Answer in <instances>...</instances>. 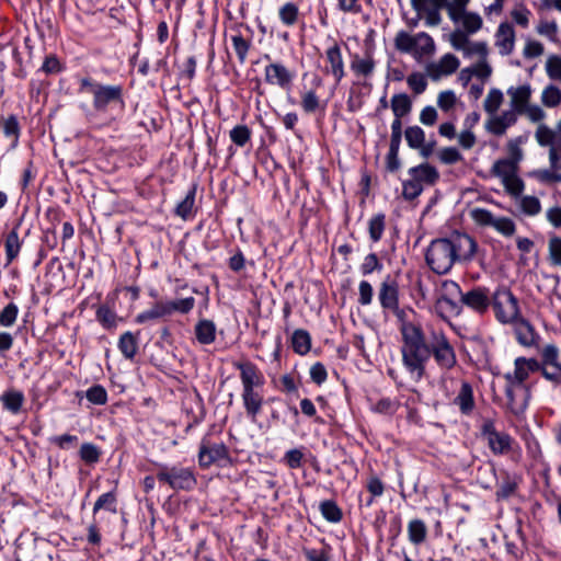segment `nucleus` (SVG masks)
Returning <instances> with one entry per match:
<instances>
[{
    "instance_id": "nucleus-1",
    "label": "nucleus",
    "mask_w": 561,
    "mask_h": 561,
    "mask_svg": "<svg viewBox=\"0 0 561 561\" xmlns=\"http://www.w3.org/2000/svg\"><path fill=\"white\" fill-rule=\"evenodd\" d=\"M477 242L467 233H454L449 238L433 240L426 251L425 261L430 268L443 275L457 261H471L477 252Z\"/></svg>"
},
{
    "instance_id": "nucleus-2",
    "label": "nucleus",
    "mask_w": 561,
    "mask_h": 561,
    "mask_svg": "<svg viewBox=\"0 0 561 561\" xmlns=\"http://www.w3.org/2000/svg\"><path fill=\"white\" fill-rule=\"evenodd\" d=\"M402 335V365L410 378L419 382L425 376L426 365L431 358V336L426 340L420 324L403 321L400 327Z\"/></svg>"
},
{
    "instance_id": "nucleus-3",
    "label": "nucleus",
    "mask_w": 561,
    "mask_h": 561,
    "mask_svg": "<svg viewBox=\"0 0 561 561\" xmlns=\"http://www.w3.org/2000/svg\"><path fill=\"white\" fill-rule=\"evenodd\" d=\"M79 87L80 92L91 95L93 110L106 119V125H112L124 116L126 102L122 84H104L91 77H84Z\"/></svg>"
},
{
    "instance_id": "nucleus-4",
    "label": "nucleus",
    "mask_w": 561,
    "mask_h": 561,
    "mask_svg": "<svg viewBox=\"0 0 561 561\" xmlns=\"http://www.w3.org/2000/svg\"><path fill=\"white\" fill-rule=\"evenodd\" d=\"M541 368L536 358L517 357L514 360V370L504 374L505 396L511 412L520 416L528 408L530 389L525 381L531 373L539 371Z\"/></svg>"
},
{
    "instance_id": "nucleus-5",
    "label": "nucleus",
    "mask_w": 561,
    "mask_h": 561,
    "mask_svg": "<svg viewBox=\"0 0 561 561\" xmlns=\"http://www.w3.org/2000/svg\"><path fill=\"white\" fill-rule=\"evenodd\" d=\"M233 367L240 371L241 398L245 414L252 422H255L264 404V397L261 392L265 383L264 375L250 360L234 362Z\"/></svg>"
},
{
    "instance_id": "nucleus-6",
    "label": "nucleus",
    "mask_w": 561,
    "mask_h": 561,
    "mask_svg": "<svg viewBox=\"0 0 561 561\" xmlns=\"http://www.w3.org/2000/svg\"><path fill=\"white\" fill-rule=\"evenodd\" d=\"M393 44L398 51L412 56L416 61L431 57L436 48L433 37L426 32L410 34L401 30L396 34Z\"/></svg>"
},
{
    "instance_id": "nucleus-7",
    "label": "nucleus",
    "mask_w": 561,
    "mask_h": 561,
    "mask_svg": "<svg viewBox=\"0 0 561 561\" xmlns=\"http://www.w3.org/2000/svg\"><path fill=\"white\" fill-rule=\"evenodd\" d=\"M431 357L434 358L437 367L444 371L442 383H445L448 371L457 366L456 351L443 330H431Z\"/></svg>"
},
{
    "instance_id": "nucleus-8",
    "label": "nucleus",
    "mask_w": 561,
    "mask_h": 561,
    "mask_svg": "<svg viewBox=\"0 0 561 561\" xmlns=\"http://www.w3.org/2000/svg\"><path fill=\"white\" fill-rule=\"evenodd\" d=\"M491 304L496 320L503 324L513 323L520 318L518 300L506 287L497 288L494 291Z\"/></svg>"
},
{
    "instance_id": "nucleus-9",
    "label": "nucleus",
    "mask_w": 561,
    "mask_h": 561,
    "mask_svg": "<svg viewBox=\"0 0 561 561\" xmlns=\"http://www.w3.org/2000/svg\"><path fill=\"white\" fill-rule=\"evenodd\" d=\"M157 479L160 482L169 484L173 490L190 491L197 484V480L192 469L178 466H161L157 473Z\"/></svg>"
},
{
    "instance_id": "nucleus-10",
    "label": "nucleus",
    "mask_w": 561,
    "mask_h": 561,
    "mask_svg": "<svg viewBox=\"0 0 561 561\" xmlns=\"http://www.w3.org/2000/svg\"><path fill=\"white\" fill-rule=\"evenodd\" d=\"M231 462L228 447L221 443H213L208 436H204L198 449V465L203 469L214 463L225 466Z\"/></svg>"
},
{
    "instance_id": "nucleus-11",
    "label": "nucleus",
    "mask_w": 561,
    "mask_h": 561,
    "mask_svg": "<svg viewBox=\"0 0 561 561\" xmlns=\"http://www.w3.org/2000/svg\"><path fill=\"white\" fill-rule=\"evenodd\" d=\"M378 300L383 310L391 311L400 320H402V322L404 321L403 318L405 312L399 306V285L397 280L390 275H387L380 283Z\"/></svg>"
},
{
    "instance_id": "nucleus-12",
    "label": "nucleus",
    "mask_w": 561,
    "mask_h": 561,
    "mask_svg": "<svg viewBox=\"0 0 561 561\" xmlns=\"http://www.w3.org/2000/svg\"><path fill=\"white\" fill-rule=\"evenodd\" d=\"M296 75L284 64L276 61L264 67V80L270 85H276L282 90H289Z\"/></svg>"
},
{
    "instance_id": "nucleus-13",
    "label": "nucleus",
    "mask_w": 561,
    "mask_h": 561,
    "mask_svg": "<svg viewBox=\"0 0 561 561\" xmlns=\"http://www.w3.org/2000/svg\"><path fill=\"white\" fill-rule=\"evenodd\" d=\"M325 50L327 66L323 69L325 75H331L337 85L345 77V65L342 56L341 47L335 39Z\"/></svg>"
},
{
    "instance_id": "nucleus-14",
    "label": "nucleus",
    "mask_w": 561,
    "mask_h": 561,
    "mask_svg": "<svg viewBox=\"0 0 561 561\" xmlns=\"http://www.w3.org/2000/svg\"><path fill=\"white\" fill-rule=\"evenodd\" d=\"M490 290L486 287L478 286L461 295L462 307L473 310L479 314H483L491 306Z\"/></svg>"
},
{
    "instance_id": "nucleus-15",
    "label": "nucleus",
    "mask_w": 561,
    "mask_h": 561,
    "mask_svg": "<svg viewBox=\"0 0 561 561\" xmlns=\"http://www.w3.org/2000/svg\"><path fill=\"white\" fill-rule=\"evenodd\" d=\"M517 115L518 114L512 110L504 111L500 115H494L485 123V129L494 136H503L507 128L516 124Z\"/></svg>"
},
{
    "instance_id": "nucleus-16",
    "label": "nucleus",
    "mask_w": 561,
    "mask_h": 561,
    "mask_svg": "<svg viewBox=\"0 0 561 561\" xmlns=\"http://www.w3.org/2000/svg\"><path fill=\"white\" fill-rule=\"evenodd\" d=\"M495 45L503 56L512 54L515 45V31L512 24L503 22L495 33Z\"/></svg>"
},
{
    "instance_id": "nucleus-17",
    "label": "nucleus",
    "mask_w": 561,
    "mask_h": 561,
    "mask_svg": "<svg viewBox=\"0 0 561 561\" xmlns=\"http://www.w3.org/2000/svg\"><path fill=\"white\" fill-rule=\"evenodd\" d=\"M459 67L458 58L453 54H445L437 64L427 66V72L432 79L437 80L442 76L454 73Z\"/></svg>"
},
{
    "instance_id": "nucleus-18",
    "label": "nucleus",
    "mask_w": 561,
    "mask_h": 561,
    "mask_svg": "<svg viewBox=\"0 0 561 561\" xmlns=\"http://www.w3.org/2000/svg\"><path fill=\"white\" fill-rule=\"evenodd\" d=\"M514 323V333L517 342L526 347H531L537 344L539 335L536 333L535 328L530 322L523 317L516 320Z\"/></svg>"
},
{
    "instance_id": "nucleus-19",
    "label": "nucleus",
    "mask_w": 561,
    "mask_h": 561,
    "mask_svg": "<svg viewBox=\"0 0 561 561\" xmlns=\"http://www.w3.org/2000/svg\"><path fill=\"white\" fill-rule=\"evenodd\" d=\"M507 94L511 96V110L519 114L529 104L531 87L529 84L511 87Z\"/></svg>"
},
{
    "instance_id": "nucleus-20",
    "label": "nucleus",
    "mask_w": 561,
    "mask_h": 561,
    "mask_svg": "<svg viewBox=\"0 0 561 561\" xmlns=\"http://www.w3.org/2000/svg\"><path fill=\"white\" fill-rule=\"evenodd\" d=\"M436 313L444 320L457 317L462 311L460 299L439 296L435 301Z\"/></svg>"
},
{
    "instance_id": "nucleus-21",
    "label": "nucleus",
    "mask_w": 561,
    "mask_h": 561,
    "mask_svg": "<svg viewBox=\"0 0 561 561\" xmlns=\"http://www.w3.org/2000/svg\"><path fill=\"white\" fill-rule=\"evenodd\" d=\"M139 336L140 332L133 333L130 331L124 332L117 343V347L124 358L133 360L139 350Z\"/></svg>"
},
{
    "instance_id": "nucleus-22",
    "label": "nucleus",
    "mask_w": 561,
    "mask_h": 561,
    "mask_svg": "<svg viewBox=\"0 0 561 561\" xmlns=\"http://www.w3.org/2000/svg\"><path fill=\"white\" fill-rule=\"evenodd\" d=\"M409 174L420 184L433 185L439 178L437 169L428 163H422L409 170Z\"/></svg>"
},
{
    "instance_id": "nucleus-23",
    "label": "nucleus",
    "mask_w": 561,
    "mask_h": 561,
    "mask_svg": "<svg viewBox=\"0 0 561 561\" xmlns=\"http://www.w3.org/2000/svg\"><path fill=\"white\" fill-rule=\"evenodd\" d=\"M454 403L459 408L460 412L465 415H469L473 411V389L468 381L461 382L460 391L454 399Z\"/></svg>"
},
{
    "instance_id": "nucleus-24",
    "label": "nucleus",
    "mask_w": 561,
    "mask_h": 561,
    "mask_svg": "<svg viewBox=\"0 0 561 561\" xmlns=\"http://www.w3.org/2000/svg\"><path fill=\"white\" fill-rule=\"evenodd\" d=\"M195 336L199 344L209 345L216 340V324L208 319L199 320L195 325Z\"/></svg>"
},
{
    "instance_id": "nucleus-25",
    "label": "nucleus",
    "mask_w": 561,
    "mask_h": 561,
    "mask_svg": "<svg viewBox=\"0 0 561 561\" xmlns=\"http://www.w3.org/2000/svg\"><path fill=\"white\" fill-rule=\"evenodd\" d=\"M375 67L376 62L370 53H366L363 58L355 55L351 61V69L356 76L369 77L373 75Z\"/></svg>"
},
{
    "instance_id": "nucleus-26",
    "label": "nucleus",
    "mask_w": 561,
    "mask_h": 561,
    "mask_svg": "<svg viewBox=\"0 0 561 561\" xmlns=\"http://www.w3.org/2000/svg\"><path fill=\"white\" fill-rule=\"evenodd\" d=\"M164 317H169V310L167 309L165 301H157L150 309L138 313L135 318V322L144 324Z\"/></svg>"
},
{
    "instance_id": "nucleus-27",
    "label": "nucleus",
    "mask_w": 561,
    "mask_h": 561,
    "mask_svg": "<svg viewBox=\"0 0 561 561\" xmlns=\"http://www.w3.org/2000/svg\"><path fill=\"white\" fill-rule=\"evenodd\" d=\"M514 439L505 432H500L492 438H489L488 446L494 455H505L512 449Z\"/></svg>"
},
{
    "instance_id": "nucleus-28",
    "label": "nucleus",
    "mask_w": 561,
    "mask_h": 561,
    "mask_svg": "<svg viewBox=\"0 0 561 561\" xmlns=\"http://www.w3.org/2000/svg\"><path fill=\"white\" fill-rule=\"evenodd\" d=\"M24 400V394L18 390L4 391L0 397L3 408L12 414H18L21 411Z\"/></svg>"
},
{
    "instance_id": "nucleus-29",
    "label": "nucleus",
    "mask_w": 561,
    "mask_h": 561,
    "mask_svg": "<svg viewBox=\"0 0 561 561\" xmlns=\"http://www.w3.org/2000/svg\"><path fill=\"white\" fill-rule=\"evenodd\" d=\"M291 347L295 353L306 355L311 348V336L307 330L297 329L291 335Z\"/></svg>"
},
{
    "instance_id": "nucleus-30",
    "label": "nucleus",
    "mask_w": 561,
    "mask_h": 561,
    "mask_svg": "<svg viewBox=\"0 0 561 561\" xmlns=\"http://www.w3.org/2000/svg\"><path fill=\"white\" fill-rule=\"evenodd\" d=\"M278 19L287 27L294 26L299 19V8L295 2L288 1L278 8Z\"/></svg>"
},
{
    "instance_id": "nucleus-31",
    "label": "nucleus",
    "mask_w": 561,
    "mask_h": 561,
    "mask_svg": "<svg viewBox=\"0 0 561 561\" xmlns=\"http://www.w3.org/2000/svg\"><path fill=\"white\" fill-rule=\"evenodd\" d=\"M391 110L396 118H403L412 110V101L407 93H398L391 98Z\"/></svg>"
},
{
    "instance_id": "nucleus-32",
    "label": "nucleus",
    "mask_w": 561,
    "mask_h": 561,
    "mask_svg": "<svg viewBox=\"0 0 561 561\" xmlns=\"http://www.w3.org/2000/svg\"><path fill=\"white\" fill-rule=\"evenodd\" d=\"M95 318L106 330L116 329L119 318L107 305H100L95 311Z\"/></svg>"
},
{
    "instance_id": "nucleus-33",
    "label": "nucleus",
    "mask_w": 561,
    "mask_h": 561,
    "mask_svg": "<svg viewBox=\"0 0 561 561\" xmlns=\"http://www.w3.org/2000/svg\"><path fill=\"white\" fill-rule=\"evenodd\" d=\"M7 263H12L19 255L21 250V241L19 239L18 227L13 228L5 237L4 241Z\"/></svg>"
},
{
    "instance_id": "nucleus-34",
    "label": "nucleus",
    "mask_w": 561,
    "mask_h": 561,
    "mask_svg": "<svg viewBox=\"0 0 561 561\" xmlns=\"http://www.w3.org/2000/svg\"><path fill=\"white\" fill-rule=\"evenodd\" d=\"M491 173L503 181L518 173V165L506 159H499L493 163Z\"/></svg>"
},
{
    "instance_id": "nucleus-35",
    "label": "nucleus",
    "mask_w": 561,
    "mask_h": 561,
    "mask_svg": "<svg viewBox=\"0 0 561 561\" xmlns=\"http://www.w3.org/2000/svg\"><path fill=\"white\" fill-rule=\"evenodd\" d=\"M409 540L413 545H420L425 541L427 527L422 519H412L408 525Z\"/></svg>"
},
{
    "instance_id": "nucleus-36",
    "label": "nucleus",
    "mask_w": 561,
    "mask_h": 561,
    "mask_svg": "<svg viewBox=\"0 0 561 561\" xmlns=\"http://www.w3.org/2000/svg\"><path fill=\"white\" fill-rule=\"evenodd\" d=\"M526 141L527 136H518L510 139L507 142L508 158L505 159L518 165L524 158L522 145Z\"/></svg>"
},
{
    "instance_id": "nucleus-37",
    "label": "nucleus",
    "mask_w": 561,
    "mask_h": 561,
    "mask_svg": "<svg viewBox=\"0 0 561 561\" xmlns=\"http://www.w3.org/2000/svg\"><path fill=\"white\" fill-rule=\"evenodd\" d=\"M386 228V216L382 213L374 215L368 222L369 238L373 242H378Z\"/></svg>"
},
{
    "instance_id": "nucleus-38",
    "label": "nucleus",
    "mask_w": 561,
    "mask_h": 561,
    "mask_svg": "<svg viewBox=\"0 0 561 561\" xmlns=\"http://www.w3.org/2000/svg\"><path fill=\"white\" fill-rule=\"evenodd\" d=\"M320 512L323 518L330 523H339L343 518L342 510L332 500L321 502Z\"/></svg>"
},
{
    "instance_id": "nucleus-39",
    "label": "nucleus",
    "mask_w": 561,
    "mask_h": 561,
    "mask_svg": "<svg viewBox=\"0 0 561 561\" xmlns=\"http://www.w3.org/2000/svg\"><path fill=\"white\" fill-rule=\"evenodd\" d=\"M231 43L239 62L243 65L251 48V41L245 39L241 34H234L231 36Z\"/></svg>"
},
{
    "instance_id": "nucleus-40",
    "label": "nucleus",
    "mask_w": 561,
    "mask_h": 561,
    "mask_svg": "<svg viewBox=\"0 0 561 561\" xmlns=\"http://www.w3.org/2000/svg\"><path fill=\"white\" fill-rule=\"evenodd\" d=\"M520 211L526 216H536L541 211V203L538 197L525 195L519 198Z\"/></svg>"
},
{
    "instance_id": "nucleus-41",
    "label": "nucleus",
    "mask_w": 561,
    "mask_h": 561,
    "mask_svg": "<svg viewBox=\"0 0 561 561\" xmlns=\"http://www.w3.org/2000/svg\"><path fill=\"white\" fill-rule=\"evenodd\" d=\"M116 503H117V500H116V495L114 492L103 493L101 496H99V499L94 503L93 514L95 515L101 510H106L111 513H116L117 512Z\"/></svg>"
},
{
    "instance_id": "nucleus-42",
    "label": "nucleus",
    "mask_w": 561,
    "mask_h": 561,
    "mask_svg": "<svg viewBox=\"0 0 561 561\" xmlns=\"http://www.w3.org/2000/svg\"><path fill=\"white\" fill-rule=\"evenodd\" d=\"M252 131L247 125H237L230 133L231 141L238 147H244L251 139Z\"/></svg>"
},
{
    "instance_id": "nucleus-43",
    "label": "nucleus",
    "mask_w": 561,
    "mask_h": 561,
    "mask_svg": "<svg viewBox=\"0 0 561 561\" xmlns=\"http://www.w3.org/2000/svg\"><path fill=\"white\" fill-rule=\"evenodd\" d=\"M165 305H167V309L169 310V316H171L175 311L186 314L191 310H193V308L195 306V298L186 297V298L176 299L173 301H165Z\"/></svg>"
},
{
    "instance_id": "nucleus-44",
    "label": "nucleus",
    "mask_w": 561,
    "mask_h": 561,
    "mask_svg": "<svg viewBox=\"0 0 561 561\" xmlns=\"http://www.w3.org/2000/svg\"><path fill=\"white\" fill-rule=\"evenodd\" d=\"M404 137L408 146L412 149L422 147L425 141V133L420 126H410L404 131Z\"/></svg>"
},
{
    "instance_id": "nucleus-45",
    "label": "nucleus",
    "mask_w": 561,
    "mask_h": 561,
    "mask_svg": "<svg viewBox=\"0 0 561 561\" xmlns=\"http://www.w3.org/2000/svg\"><path fill=\"white\" fill-rule=\"evenodd\" d=\"M195 194L196 188L193 187L192 190L188 191L186 196L176 205L175 214L179 217L183 219H187L190 217L195 203Z\"/></svg>"
},
{
    "instance_id": "nucleus-46",
    "label": "nucleus",
    "mask_w": 561,
    "mask_h": 561,
    "mask_svg": "<svg viewBox=\"0 0 561 561\" xmlns=\"http://www.w3.org/2000/svg\"><path fill=\"white\" fill-rule=\"evenodd\" d=\"M101 449L92 443H83L79 450L82 461L89 465L96 463L101 457Z\"/></svg>"
},
{
    "instance_id": "nucleus-47",
    "label": "nucleus",
    "mask_w": 561,
    "mask_h": 561,
    "mask_svg": "<svg viewBox=\"0 0 561 561\" xmlns=\"http://www.w3.org/2000/svg\"><path fill=\"white\" fill-rule=\"evenodd\" d=\"M503 102V93L499 89H491L483 102L484 111L491 115L495 114Z\"/></svg>"
},
{
    "instance_id": "nucleus-48",
    "label": "nucleus",
    "mask_w": 561,
    "mask_h": 561,
    "mask_svg": "<svg viewBox=\"0 0 561 561\" xmlns=\"http://www.w3.org/2000/svg\"><path fill=\"white\" fill-rule=\"evenodd\" d=\"M541 102L547 107H556L561 103V91L553 84L547 85L541 93Z\"/></svg>"
},
{
    "instance_id": "nucleus-49",
    "label": "nucleus",
    "mask_w": 561,
    "mask_h": 561,
    "mask_svg": "<svg viewBox=\"0 0 561 561\" xmlns=\"http://www.w3.org/2000/svg\"><path fill=\"white\" fill-rule=\"evenodd\" d=\"M300 104L307 114H312L321 107L320 99L313 90L302 93Z\"/></svg>"
},
{
    "instance_id": "nucleus-50",
    "label": "nucleus",
    "mask_w": 561,
    "mask_h": 561,
    "mask_svg": "<svg viewBox=\"0 0 561 561\" xmlns=\"http://www.w3.org/2000/svg\"><path fill=\"white\" fill-rule=\"evenodd\" d=\"M548 259L551 265L561 266V238L553 236L548 241Z\"/></svg>"
},
{
    "instance_id": "nucleus-51",
    "label": "nucleus",
    "mask_w": 561,
    "mask_h": 561,
    "mask_svg": "<svg viewBox=\"0 0 561 561\" xmlns=\"http://www.w3.org/2000/svg\"><path fill=\"white\" fill-rule=\"evenodd\" d=\"M502 184L505 191L513 197H519L525 188L524 181L518 176L517 173L503 180Z\"/></svg>"
},
{
    "instance_id": "nucleus-52",
    "label": "nucleus",
    "mask_w": 561,
    "mask_h": 561,
    "mask_svg": "<svg viewBox=\"0 0 561 561\" xmlns=\"http://www.w3.org/2000/svg\"><path fill=\"white\" fill-rule=\"evenodd\" d=\"M409 88L416 94H422L427 88V80L421 72H412L407 78Z\"/></svg>"
},
{
    "instance_id": "nucleus-53",
    "label": "nucleus",
    "mask_w": 561,
    "mask_h": 561,
    "mask_svg": "<svg viewBox=\"0 0 561 561\" xmlns=\"http://www.w3.org/2000/svg\"><path fill=\"white\" fill-rule=\"evenodd\" d=\"M19 308L15 304L10 302L1 311H0V325L9 328L12 327L18 318Z\"/></svg>"
},
{
    "instance_id": "nucleus-54",
    "label": "nucleus",
    "mask_w": 561,
    "mask_h": 561,
    "mask_svg": "<svg viewBox=\"0 0 561 561\" xmlns=\"http://www.w3.org/2000/svg\"><path fill=\"white\" fill-rule=\"evenodd\" d=\"M472 220L480 226L493 227L496 217L485 208H473L470 211Z\"/></svg>"
},
{
    "instance_id": "nucleus-55",
    "label": "nucleus",
    "mask_w": 561,
    "mask_h": 561,
    "mask_svg": "<svg viewBox=\"0 0 561 561\" xmlns=\"http://www.w3.org/2000/svg\"><path fill=\"white\" fill-rule=\"evenodd\" d=\"M423 192V185L413 178L402 183V195L407 201L415 199Z\"/></svg>"
},
{
    "instance_id": "nucleus-56",
    "label": "nucleus",
    "mask_w": 561,
    "mask_h": 561,
    "mask_svg": "<svg viewBox=\"0 0 561 561\" xmlns=\"http://www.w3.org/2000/svg\"><path fill=\"white\" fill-rule=\"evenodd\" d=\"M492 228L504 237H512L516 231L515 222L508 217L495 218Z\"/></svg>"
},
{
    "instance_id": "nucleus-57",
    "label": "nucleus",
    "mask_w": 561,
    "mask_h": 561,
    "mask_svg": "<svg viewBox=\"0 0 561 561\" xmlns=\"http://www.w3.org/2000/svg\"><path fill=\"white\" fill-rule=\"evenodd\" d=\"M382 267V263L379 261L378 256L375 253H369L365 256L364 262L360 265V273L364 276H367L375 271L380 272Z\"/></svg>"
},
{
    "instance_id": "nucleus-58",
    "label": "nucleus",
    "mask_w": 561,
    "mask_h": 561,
    "mask_svg": "<svg viewBox=\"0 0 561 561\" xmlns=\"http://www.w3.org/2000/svg\"><path fill=\"white\" fill-rule=\"evenodd\" d=\"M304 453L302 448H293L285 453L283 457L284 463L289 469H298L302 466Z\"/></svg>"
},
{
    "instance_id": "nucleus-59",
    "label": "nucleus",
    "mask_w": 561,
    "mask_h": 561,
    "mask_svg": "<svg viewBox=\"0 0 561 561\" xmlns=\"http://www.w3.org/2000/svg\"><path fill=\"white\" fill-rule=\"evenodd\" d=\"M87 399L98 405H103L107 402V392L101 385H95L87 390Z\"/></svg>"
},
{
    "instance_id": "nucleus-60",
    "label": "nucleus",
    "mask_w": 561,
    "mask_h": 561,
    "mask_svg": "<svg viewBox=\"0 0 561 561\" xmlns=\"http://www.w3.org/2000/svg\"><path fill=\"white\" fill-rule=\"evenodd\" d=\"M554 136H556L554 131L552 129H550L545 124H540L537 127V130H536V134H535L537 142L541 147L550 146V148L553 146Z\"/></svg>"
},
{
    "instance_id": "nucleus-61",
    "label": "nucleus",
    "mask_w": 561,
    "mask_h": 561,
    "mask_svg": "<svg viewBox=\"0 0 561 561\" xmlns=\"http://www.w3.org/2000/svg\"><path fill=\"white\" fill-rule=\"evenodd\" d=\"M540 365L550 367V365L561 364L559 362V348L554 344L546 345L541 351Z\"/></svg>"
},
{
    "instance_id": "nucleus-62",
    "label": "nucleus",
    "mask_w": 561,
    "mask_h": 561,
    "mask_svg": "<svg viewBox=\"0 0 561 561\" xmlns=\"http://www.w3.org/2000/svg\"><path fill=\"white\" fill-rule=\"evenodd\" d=\"M365 486H366L367 491L369 492V494L373 495V497H380V496H382L383 493H385V489H386L385 488V483L375 473L370 474L367 478Z\"/></svg>"
},
{
    "instance_id": "nucleus-63",
    "label": "nucleus",
    "mask_w": 561,
    "mask_h": 561,
    "mask_svg": "<svg viewBox=\"0 0 561 561\" xmlns=\"http://www.w3.org/2000/svg\"><path fill=\"white\" fill-rule=\"evenodd\" d=\"M463 28L473 34L482 27V19L478 13L467 12L462 19Z\"/></svg>"
},
{
    "instance_id": "nucleus-64",
    "label": "nucleus",
    "mask_w": 561,
    "mask_h": 561,
    "mask_svg": "<svg viewBox=\"0 0 561 561\" xmlns=\"http://www.w3.org/2000/svg\"><path fill=\"white\" fill-rule=\"evenodd\" d=\"M546 72L551 80L561 81V58L559 56H550L546 62Z\"/></svg>"
}]
</instances>
